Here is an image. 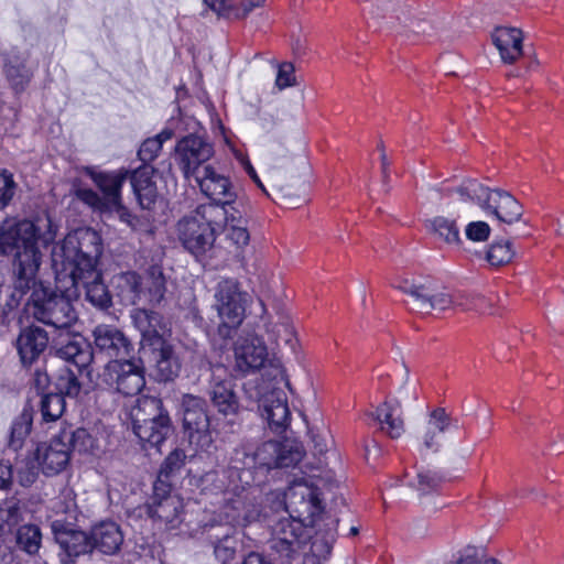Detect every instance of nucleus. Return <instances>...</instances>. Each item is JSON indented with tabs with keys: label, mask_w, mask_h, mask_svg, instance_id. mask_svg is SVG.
<instances>
[{
	"label": "nucleus",
	"mask_w": 564,
	"mask_h": 564,
	"mask_svg": "<svg viewBox=\"0 0 564 564\" xmlns=\"http://www.w3.org/2000/svg\"><path fill=\"white\" fill-rule=\"evenodd\" d=\"M133 326L141 334V347L143 350L166 340L165 336L170 334L169 323L155 311L147 308H134L131 312Z\"/></svg>",
	"instance_id": "obj_16"
},
{
	"label": "nucleus",
	"mask_w": 564,
	"mask_h": 564,
	"mask_svg": "<svg viewBox=\"0 0 564 564\" xmlns=\"http://www.w3.org/2000/svg\"><path fill=\"white\" fill-rule=\"evenodd\" d=\"M307 525L288 517L279 519L272 525L268 546L276 560L282 563H291L299 556L302 545L308 539Z\"/></svg>",
	"instance_id": "obj_7"
},
{
	"label": "nucleus",
	"mask_w": 564,
	"mask_h": 564,
	"mask_svg": "<svg viewBox=\"0 0 564 564\" xmlns=\"http://www.w3.org/2000/svg\"><path fill=\"white\" fill-rule=\"evenodd\" d=\"M242 564H273L271 561L258 552H250L245 556Z\"/></svg>",
	"instance_id": "obj_64"
},
{
	"label": "nucleus",
	"mask_w": 564,
	"mask_h": 564,
	"mask_svg": "<svg viewBox=\"0 0 564 564\" xmlns=\"http://www.w3.org/2000/svg\"><path fill=\"white\" fill-rule=\"evenodd\" d=\"M225 369L216 367L213 370L208 387V395L212 404L223 415L236 414L239 411V400L234 390V382L223 375Z\"/></svg>",
	"instance_id": "obj_19"
},
{
	"label": "nucleus",
	"mask_w": 564,
	"mask_h": 564,
	"mask_svg": "<svg viewBox=\"0 0 564 564\" xmlns=\"http://www.w3.org/2000/svg\"><path fill=\"white\" fill-rule=\"evenodd\" d=\"M13 482V469L9 460H0V490H7Z\"/></svg>",
	"instance_id": "obj_60"
},
{
	"label": "nucleus",
	"mask_w": 564,
	"mask_h": 564,
	"mask_svg": "<svg viewBox=\"0 0 564 564\" xmlns=\"http://www.w3.org/2000/svg\"><path fill=\"white\" fill-rule=\"evenodd\" d=\"M284 503L288 518L312 527L316 524V518L323 511L318 488L302 479L289 486L284 494Z\"/></svg>",
	"instance_id": "obj_11"
},
{
	"label": "nucleus",
	"mask_w": 564,
	"mask_h": 564,
	"mask_svg": "<svg viewBox=\"0 0 564 564\" xmlns=\"http://www.w3.org/2000/svg\"><path fill=\"white\" fill-rule=\"evenodd\" d=\"M56 356L73 364L78 371H82L94 359V351L80 335H72L65 343L58 341L56 344Z\"/></svg>",
	"instance_id": "obj_26"
},
{
	"label": "nucleus",
	"mask_w": 564,
	"mask_h": 564,
	"mask_svg": "<svg viewBox=\"0 0 564 564\" xmlns=\"http://www.w3.org/2000/svg\"><path fill=\"white\" fill-rule=\"evenodd\" d=\"M393 286L413 300V310L422 314H431L433 311L444 312L457 303L453 295L444 289L438 290L435 284L424 278H400Z\"/></svg>",
	"instance_id": "obj_6"
},
{
	"label": "nucleus",
	"mask_w": 564,
	"mask_h": 564,
	"mask_svg": "<svg viewBox=\"0 0 564 564\" xmlns=\"http://www.w3.org/2000/svg\"><path fill=\"white\" fill-rule=\"evenodd\" d=\"M234 531L232 525H212L208 531V539L214 546V554L221 564H227L235 558L238 541L234 535Z\"/></svg>",
	"instance_id": "obj_28"
},
{
	"label": "nucleus",
	"mask_w": 564,
	"mask_h": 564,
	"mask_svg": "<svg viewBox=\"0 0 564 564\" xmlns=\"http://www.w3.org/2000/svg\"><path fill=\"white\" fill-rule=\"evenodd\" d=\"M145 449L159 448L172 431L171 419L153 421L132 429Z\"/></svg>",
	"instance_id": "obj_31"
},
{
	"label": "nucleus",
	"mask_w": 564,
	"mask_h": 564,
	"mask_svg": "<svg viewBox=\"0 0 564 564\" xmlns=\"http://www.w3.org/2000/svg\"><path fill=\"white\" fill-rule=\"evenodd\" d=\"M7 518L6 521L9 525H17L23 520L21 507L18 501H12L7 506Z\"/></svg>",
	"instance_id": "obj_61"
},
{
	"label": "nucleus",
	"mask_w": 564,
	"mask_h": 564,
	"mask_svg": "<svg viewBox=\"0 0 564 564\" xmlns=\"http://www.w3.org/2000/svg\"><path fill=\"white\" fill-rule=\"evenodd\" d=\"M94 354L110 360H123L133 355L134 346L130 338L117 326L99 324L93 330Z\"/></svg>",
	"instance_id": "obj_14"
},
{
	"label": "nucleus",
	"mask_w": 564,
	"mask_h": 564,
	"mask_svg": "<svg viewBox=\"0 0 564 564\" xmlns=\"http://www.w3.org/2000/svg\"><path fill=\"white\" fill-rule=\"evenodd\" d=\"M100 380L122 395L139 394L145 386L141 359L131 356L123 360H109L100 373Z\"/></svg>",
	"instance_id": "obj_8"
},
{
	"label": "nucleus",
	"mask_w": 564,
	"mask_h": 564,
	"mask_svg": "<svg viewBox=\"0 0 564 564\" xmlns=\"http://www.w3.org/2000/svg\"><path fill=\"white\" fill-rule=\"evenodd\" d=\"M48 341V334L45 329L30 325L20 329L13 345L21 364L24 367H30L45 352Z\"/></svg>",
	"instance_id": "obj_18"
},
{
	"label": "nucleus",
	"mask_w": 564,
	"mask_h": 564,
	"mask_svg": "<svg viewBox=\"0 0 564 564\" xmlns=\"http://www.w3.org/2000/svg\"><path fill=\"white\" fill-rule=\"evenodd\" d=\"M203 1L213 11L228 18V7L232 3V0H203Z\"/></svg>",
	"instance_id": "obj_62"
},
{
	"label": "nucleus",
	"mask_w": 564,
	"mask_h": 564,
	"mask_svg": "<svg viewBox=\"0 0 564 564\" xmlns=\"http://www.w3.org/2000/svg\"><path fill=\"white\" fill-rule=\"evenodd\" d=\"M100 214H116L120 221L134 229L138 224V218L131 214V212L123 205L122 200L119 202L118 206L109 207L101 212Z\"/></svg>",
	"instance_id": "obj_57"
},
{
	"label": "nucleus",
	"mask_w": 564,
	"mask_h": 564,
	"mask_svg": "<svg viewBox=\"0 0 564 564\" xmlns=\"http://www.w3.org/2000/svg\"><path fill=\"white\" fill-rule=\"evenodd\" d=\"M17 183L12 173L8 170H0V210L10 205L14 197Z\"/></svg>",
	"instance_id": "obj_50"
},
{
	"label": "nucleus",
	"mask_w": 564,
	"mask_h": 564,
	"mask_svg": "<svg viewBox=\"0 0 564 564\" xmlns=\"http://www.w3.org/2000/svg\"><path fill=\"white\" fill-rule=\"evenodd\" d=\"M35 459L41 465V470L46 476L62 473L70 459V451L57 433L48 444L37 446Z\"/></svg>",
	"instance_id": "obj_20"
},
{
	"label": "nucleus",
	"mask_w": 564,
	"mask_h": 564,
	"mask_svg": "<svg viewBox=\"0 0 564 564\" xmlns=\"http://www.w3.org/2000/svg\"><path fill=\"white\" fill-rule=\"evenodd\" d=\"M463 200L475 202L484 210L491 213L501 223L511 225L523 215L522 205L501 188H489L476 180H468L456 188Z\"/></svg>",
	"instance_id": "obj_4"
},
{
	"label": "nucleus",
	"mask_w": 564,
	"mask_h": 564,
	"mask_svg": "<svg viewBox=\"0 0 564 564\" xmlns=\"http://www.w3.org/2000/svg\"><path fill=\"white\" fill-rule=\"evenodd\" d=\"M129 177V170L120 169L112 172L93 173L91 180L100 189L101 195L93 189H79L78 198L94 210L101 212L118 206L122 200V186Z\"/></svg>",
	"instance_id": "obj_9"
},
{
	"label": "nucleus",
	"mask_w": 564,
	"mask_h": 564,
	"mask_svg": "<svg viewBox=\"0 0 564 564\" xmlns=\"http://www.w3.org/2000/svg\"><path fill=\"white\" fill-rule=\"evenodd\" d=\"M249 295L240 290L237 281L226 279L217 284L215 291V307L220 323L218 335L230 338L245 318Z\"/></svg>",
	"instance_id": "obj_5"
},
{
	"label": "nucleus",
	"mask_w": 564,
	"mask_h": 564,
	"mask_svg": "<svg viewBox=\"0 0 564 564\" xmlns=\"http://www.w3.org/2000/svg\"><path fill=\"white\" fill-rule=\"evenodd\" d=\"M102 253L99 234L91 228L68 234L58 249L52 253L56 283L66 282L68 295L77 299L82 292L85 300L100 311L112 306V295L97 269Z\"/></svg>",
	"instance_id": "obj_2"
},
{
	"label": "nucleus",
	"mask_w": 564,
	"mask_h": 564,
	"mask_svg": "<svg viewBox=\"0 0 564 564\" xmlns=\"http://www.w3.org/2000/svg\"><path fill=\"white\" fill-rule=\"evenodd\" d=\"M58 434L70 452L88 453L94 448L95 440L85 429L66 426L61 429Z\"/></svg>",
	"instance_id": "obj_36"
},
{
	"label": "nucleus",
	"mask_w": 564,
	"mask_h": 564,
	"mask_svg": "<svg viewBox=\"0 0 564 564\" xmlns=\"http://www.w3.org/2000/svg\"><path fill=\"white\" fill-rule=\"evenodd\" d=\"M183 426L189 444L198 451H208L213 445L210 421L206 401L197 395L184 394L182 398Z\"/></svg>",
	"instance_id": "obj_10"
},
{
	"label": "nucleus",
	"mask_w": 564,
	"mask_h": 564,
	"mask_svg": "<svg viewBox=\"0 0 564 564\" xmlns=\"http://www.w3.org/2000/svg\"><path fill=\"white\" fill-rule=\"evenodd\" d=\"M275 85L280 90L295 85L294 66L292 63L285 62L279 66Z\"/></svg>",
	"instance_id": "obj_54"
},
{
	"label": "nucleus",
	"mask_w": 564,
	"mask_h": 564,
	"mask_svg": "<svg viewBox=\"0 0 564 564\" xmlns=\"http://www.w3.org/2000/svg\"><path fill=\"white\" fill-rule=\"evenodd\" d=\"M252 451L247 448L245 445L237 447L231 456V468L236 470L251 468L256 466V463H247L248 456H252Z\"/></svg>",
	"instance_id": "obj_58"
},
{
	"label": "nucleus",
	"mask_w": 564,
	"mask_h": 564,
	"mask_svg": "<svg viewBox=\"0 0 564 564\" xmlns=\"http://www.w3.org/2000/svg\"><path fill=\"white\" fill-rule=\"evenodd\" d=\"M484 557V551L475 546H468L447 564H479Z\"/></svg>",
	"instance_id": "obj_55"
},
{
	"label": "nucleus",
	"mask_w": 564,
	"mask_h": 564,
	"mask_svg": "<svg viewBox=\"0 0 564 564\" xmlns=\"http://www.w3.org/2000/svg\"><path fill=\"white\" fill-rule=\"evenodd\" d=\"M19 296L12 297L2 283H0V319H4L19 303Z\"/></svg>",
	"instance_id": "obj_59"
},
{
	"label": "nucleus",
	"mask_w": 564,
	"mask_h": 564,
	"mask_svg": "<svg viewBox=\"0 0 564 564\" xmlns=\"http://www.w3.org/2000/svg\"><path fill=\"white\" fill-rule=\"evenodd\" d=\"M144 352H149L155 380L169 382L178 377L182 369V360L176 347L170 340L166 339L158 345H153L147 348Z\"/></svg>",
	"instance_id": "obj_15"
},
{
	"label": "nucleus",
	"mask_w": 564,
	"mask_h": 564,
	"mask_svg": "<svg viewBox=\"0 0 564 564\" xmlns=\"http://www.w3.org/2000/svg\"><path fill=\"white\" fill-rule=\"evenodd\" d=\"M264 2L265 0H242L239 3L232 1L228 7V18L246 19L253 10L262 7Z\"/></svg>",
	"instance_id": "obj_51"
},
{
	"label": "nucleus",
	"mask_w": 564,
	"mask_h": 564,
	"mask_svg": "<svg viewBox=\"0 0 564 564\" xmlns=\"http://www.w3.org/2000/svg\"><path fill=\"white\" fill-rule=\"evenodd\" d=\"M154 172V167L150 164H143L129 172L133 193L142 209H151L159 197L156 184L153 181Z\"/></svg>",
	"instance_id": "obj_24"
},
{
	"label": "nucleus",
	"mask_w": 564,
	"mask_h": 564,
	"mask_svg": "<svg viewBox=\"0 0 564 564\" xmlns=\"http://www.w3.org/2000/svg\"><path fill=\"white\" fill-rule=\"evenodd\" d=\"M192 178L199 186L200 192L214 203H234L236 193L230 180L217 171L212 164L198 169Z\"/></svg>",
	"instance_id": "obj_17"
},
{
	"label": "nucleus",
	"mask_w": 564,
	"mask_h": 564,
	"mask_svg": "<svg viewBox=\"0 0 564 564\" xmlns=\"http://www.w3.org/2000/svg\"><path fill=\"white\" fill-rule=\"evenodd\" d=\"M116 296L122 305H134L140 296L141 281L135 272H122L113 276Z\"/></svg>",
	"instance_id": "obj_32"
},
{
	"label": "nucleus",
	"mask_w": 564,
	"mask_h": 564,
	"mask_svg": "<svg viewBox=\"0 0 564 564\" xmlns=\"http://www.w3.org/2000/svg\"><path fill=\"white\" fill-rule=\"evenodd\" d=\"M40 411L45 422L58 420L65 411V399L61 393L43 394L40 402Z\"/></svg>",
	"instance_id": "obj_40"
},
{
	"label": "nucleus",
	"mask_w": 564,
	"mask_h": 564,
	"mask_svg": "<svg viewBox=\"0 0 564 564\" xmlns=\"http://www.w3.org/2000/svg\"><path fill=\"white\" fill-rule=\"evenodd\" d=\"M147 513L160 521L167 530H174L183 521V501L180 497L167 495L158 499V494L147 507Z\"/></svg>",
	"instance_id": "obj_23"
},
{
	"label": "nucleus",
	"mask_w": 564,
	"mask_h": 564,
	"mask_svg": "<svg viewBox=\"0 0 564 564\" xmlns=\"http://www.w3.org/2000/svg\"><path fill=\"white\" fill-rule=\"evenodd\" d=\"M302 446L289 441L280 442L279 460L276 468H288L296 465L303 458Z\"/></svg>",
	"instance_id": "obj_47"
},
{
	"label": "nucleus",
	"mask_w": 564,
	"mask_h": 564,
	"mask_svg": "<svg viewBox=\"0 0 564 564\" xmlns=\"http://www.w3.org/2000/svg\"><path fill=\"white\" fill-rule=\"evenodd\" d=\"M55 236L56 227L48 216L35 221L7 217L0 223V257L12 256V297L18 295L21 300L31 292L28 313L42 324L68 330L77 322V313L67 283H57V293L37 279L43 257L41 248L53 242Z\"/></svg>",
	"instance_id": "obj_1"
},
{
	"label": "nucleus",
	"mask_w": 564,
	"mask_h": 564,
	"mask_svg": "<svg viewBox=\"0 0 564 564\" xmlns=\"http://www.w3.org/2000/svg\"><path fill=\"white\" fill-rule=\"evenodd\" d=\"M132 429L138 425L149 424L153 421L170 420L167 412L163 409L161 399L155 397H141L130 410Z\"/></svg>",
	"instance_id": "obj_29"
},
{
	"label": "nucleus",
	"mask_w": 564,
	"mask_h": 564,
	"mask_svg": "<svg viewBox=\"0 0 564 564\" xmlns=\"http://www.w3.org/2000/svg\"><path fill=\"white\" fill-rule=\"evenodd\" d=\"M225 230L227 239L237 248H243L249 243L250 235L247 225H229Z\"/></svg>",
	"instance_id": "obj_53"
},
{
	"label": "nucleus",
	"mask_w": 564,
	"mask_h": 564,
	"mask_svg": "<svg viewBox=\"0 0 564 564\" xmlns=\"http://www.w3.org/2000/svg\"><path fill=\"white\" fill-rule=\"evenodd\" d=\"M452 419L446 413L445 409H434L427 421V430L423 437L424 447L427 449L437 451L440 447L438 434L444 433L451 425Z\"/></svg>",
	"instance_id": "obj_35"
},
{
	"label": "nucleus",
	"mask_w": 564,
	"mask_h": 564,
	"mask_svg": "<svg viewBox=\"0 0 564 564\" xmlns=\"http://www.w3.org/2000/svg\"><path fill=\"white\" fill-rule=\"evenodd\" d=\"M164 291H165L164 279H163L162 273L159 272V275L156 278H154V280H153V286L150 288V292H153V297L156 301H160L164 295Z\"/></svg>",
	"instance_id": "obj_63"
},
{
	"label": "nucleus",
	"mask_w": 564,
	"mask_h": 564,
	"mask_svg": "<svg viewBox=\"0 0 564 564\" xmlns=\"http://www.w3.org/2000/svg\"><path fill=\"white\" fill-rule=\"evenodd\" d=\"M213 205L219 209V212L216 213V221L218 218L224 217L226 227L236 224L247 225V220L243 215V204L241 200H237V196L235 197L234 203H218Z\"/></svg>",
	"instance_id": "obj_41"
},
{
	"label": "nucleus",
	"mask_w": 564,
	"mask_h": 564,
	"mask_svg": "<svg viewBox=\"0 0 564 564\" xmlns=\"http://www.w3.org/2000/svg\"><path fill=\"white\" fill-rule=\"evenodd\" d=\"M52 530L56 543L69 562L93 551L90 535L85 532L66 528L59 521L53 522Z\"/></svg>",
	"instance_id": "obj_22"
},
{
	"label": "nucleus",
	"mask_w": 564,
	"mask_h": 564,
	"mask_svg": "<svg viewBox=\"0 0 564 564\" xmlns=\"http://www.w3.org/2000/svg\"><path fill=\"white\" fill-rule=\"evenodd\" d=\"M55 387L62 397L75 398L82 390L77 375L69 368L61 369L56 378Z\"/></svg>",
	"instance_id": "obj_43"
},
{
	"label": "nucleus",
	"mask_w": 564,
	"mask_h": 564,
	"mask_svg": "<svg viewBox=\"0 0 564 564\" xmlns=\"http://www.w3.org/2000/svg\"><path fill=\"white\" fill-rule=\"evenodd\" d=\"M338 524V520H330L326 525L328 529L325 531V534H322L321 532H317L313 543L312 547L313 551L321 554L325 553L328 554L332 550V546L336 540L337 533H336V527Z\"/></svg>",
	"instance_id": "obj_49"
},
{
	"label": "nucleus",
	"mask_w": 564,
	"mask_h": 564,
	"mask_svg": "<svg viewBox=\"0 0 564 564\" xmlns=\"http://www.w3.org/2000/svg\"><path fill=\"white\" fill-rule=\"evenodd\" d=\"M41 528L34 523L19 525L14 533L15 547L22 553L35 557L42 547Z\"/></svg>",
	"instance_id": "obj_33"
},
{
	"label": "nucleus",
	"mask_w": 564,
	"mask_h": 564,
	"mask_svg": "<svg viewBox=\"0 0 564 564\" xmlns=\"http://www.w3.org/2000/svg\"><path fill=\"white\" fill-rule=\"evenodd\" d=\"M234 357V371L240 376H248L265 366L269 354L262 338L254 334H246L235 341Z\"/></svg>",
	"instance_id": "obj_12"
},
{
	"label": "nucleus",
	"mask_w": 564,
	"mask_h": 564,
	"mask_svg": "<svg viewBox=\"0 0 564 564\" xmlns=\"http://www.w3.org/2000/svg\"><path fill=\"white\" fill-rule=\"evenodd\" d=\"M89 535L93 550L96 549L107 555L116 554L123 543V533L119 524L113 521L96 524Z\"/></svg>",
	"instance_id": "obj_25"
},
{
	"label": "nucleus",
	"mask_w": 564,
	"mask_h": 564,
	"mask_svg": "<svg viewBox=\"0 0 564 564\" xmlns=\"http://www.w3.org/2000/svg\"><path fill=\"white\" fill-rule=\"evenodd\" d=\"M514 257L511 242L508 240L494 241L487 251L486 259L492 267H499L509 263Z\"/></svg>",
	"instance_id": "obj_44"
},
{
	"label": "nucleus",
	"mask_w": 564,
	"mask_h": 564,
	"mask_svg": "<svg viewBox=\"0 0 564 564\" xmlns=\"http://www.w3.org/2000/svg\"><path fill=\"white\" fill-rule=\"evenodd\" d=\"M432 229L440 238L444 239L447 243L458 246L460 243L459 230L454 220L445 217H436L432 220Z\"/></svg>",
	"instance_id": "obj_46"
},
{
	"label": "nucleus",
	"mask_w": 564,
	"mask_h": 564,
	"mask_svg": "<svg viewBox=\"0 0 564 564\" xmlns=\"http://www.w3.org/2000/svg\"><path fill=\"white\" fill-rule=\"evenodd\" d=\"M259 409L272 432L282 434L286 431L291 421V412L284 392L271 391L267 393L261 399Z\"/></svg>",
	"instance_id": "obj_21"
},
{
	"label": "nucleus",
	"mask_w": 564,
	"mask_h": 564,
	"mask_svg": "<svg viewBox=\"0 0 564 564\" xmlns=\"http://www.w3.org/2000/svg\"><path fill=\"white\" fill-rule=\"evenodd\" d=\"M162 150L159 139L148 138L142 142L138 151V158L143 164H149L155 160Z\"/></svg>",
	"instance_id": "obj_52"
},
{
	"label": "nucleus",
	"mask_w": 564,
	"mask_h": 564,
	"mask_svg": "<svg viewBox=\"0 0 564 564\" xmlns=\"http://www.w3.org/2000/svg\"><path fill=\"white\" fill-rule=\"evenodd\" d=\"M400 402L395 399L384 401L375 412V419L381 430L391 438H398L404 432Z\"/></svg>",
	"instance_id": "obj_30"
},
{
	"label": "nucleus",
	"mask_w": 564,
	"mask_h": 564,
	"mask_svg": "<svg viewBox=\"0 0 564 564\" xmlns=\"http://www.w3.org/2000/svg\"><path fill=\"white\" fill-rule=\"evenodd\" d=\"M280 442L268 441L261 444L253 453L248 456V463L267 467L268 469L276 468L279 460Z\"/></svg>",
	"instance_id": "obj_39"
},
{
	"label": "nucleus",
	"mask_w": 564,
	"mask_h": 564,
	"mask_svg": "<svg viewBox=\"0 0 564 564\" xmlns=\"http://www.w3.org/2000/svg\"><path fill=\"white\" fill-rule=\"evenodd\" d=\"M33 423V412L29 408H24L21 414L12 422L9 447L18 451L23 446L25 438L29 436Z\"/></svg>",
	"instance_id": "obj_37"
},
{
	"label": "nucleus",
	"mask_w": 564,
	"mask_h": 564,
	"mask_svg": "<svg viewBox=\"0 0 564 564\" xmlns=\"http://www.w3.org/2000/svg\"><path fill=\"white\" fill-rule=\"evenodd\" d=\"M445 477L436 470L422 469L417 471L416 482H410L409 485L415 488L421 495H427L436 491L444 482Z\"/></svg>",
	"instance_id": "obj_42"
},
{
	"label": "nucleus",
	"mask_w": 564,
	"mask_h": 564,
	"mask_svg": "<svg viewBox=\"0 0 564 564\" xmlns=\"http://www.w3.org/2000/svg\"><path fill=\"white\" fill-rule=\"evenodd\" d=\"M4 74L15 93H22L31 80L32 73L25 67L23 59L6 61Z\"/></svg>",
	"instance_id": "obj_38"
},
{
	"label": "nucleus",
	"mask_w": 564,
	"mask_h": 564,
	"mask_svg": "<svg viewBox=\"0 0 564 564\" xmlns=\"http://www.w3.org/2000/svg\"><path fill=\"white\" fill-rule=\"evenodd\" d=\"M175 152L181 171L191 180L198 169L210 165L207 162L214 155V148L203 137L189 134L177 142Z\"/></svg>",
	"instance_id": "obj_13"
},
{
	"label": "nucleus",
	"mask_w": 564,
	"mask_h": 564,
	"mask_svg": "<svg viewBox=\"0 0 564 564\" xmlns=\"http://www.w3.org/2000/svg\"><path fill=\"white\" fill-rule=\"evenodd\" d=\"M261 510L258 503L247 498L234 499L227 507L226 516L231 525H247L258 520Z\"/></svg>",
	"instance_id": "obj_34"
},
{
	"label": "nucleus",
	"mask_w": 564,
	"mask_h": 564,
	"mask_svg": "<svg viewBox=\"0 0 564 564\" xmlns=\"http://www.w3.org/2000/svg\"><path fill=\"white\" fill-rule=\"evenodd\" d=\"M465 234L471 241H485L490 235V227L485 221H471L466 226Z\"/></svg>",
	"instance_id": "obj_56"
},
{
	"label": "nucleus",
	"mask_w": 564,
	"mask_h": 564,
	"mask_svg": "<svg viewBox=\"0 0 564 564\" xmlns=\"http://www.w3.org/2000/svg\"><path fill=\"white\" fill-rule=\"evenodd\" d=\"M185 459L186 455L183 449L176 448L172 451L161 465L159 471V481L165 482L173 475L178 473L181 468L184 466Z\"/></svg>",
	"instance_id": "obj_45"
},
{
	"label": "nucleus",
	"mask_w": 564,
	"mask_h": 564,
	"mask_svg": "<svg viewBox=\"0 0 564 564\" xmlns=\"http://www.w3.org/2000/svg\"><path fill=\"white\" fill-rule=\"evenodd\" d=\"M41 465L35 459V454L21 462L18 467L17 477L18 481L23 487L32 486L39 477Z\"/></svg>",
	"instance_id": "obj_48"
},
{
	"label": "nucleus",
	"mask_w": 564,
	"mask_h": 564,
	"mask_svg": "<svg viewBox=\"0 0 564 564\" xmlns=\"http://www.w3.org/2000/svg\"><path fill=\"white\" fill-rule=\"evenodd\" d=\"M212 204H202L177 223V236L182 246L197 260L212 250L216 240V213Z\"/></svg>",
	"instance_id": "obj_3"
},
{
	"label": "nucleus",
	"mask_w": 564,
	"mask_h": 564,
	"mask_svg": "<svg viewBox=\"0 0 564 564\" xmlns=\"http://www.w3.org/2000/svg\"><path fill=\"white\" fill-rule=\"evenodd\" d=\"M522 31L517 28L499 26L492 33V42L506 64H513L522 55Z\"/></svg>",
	"instance_id": "obj_27"
}]
</instances>
